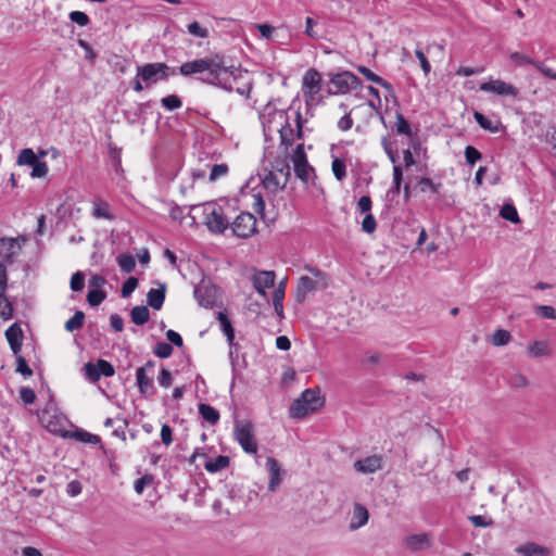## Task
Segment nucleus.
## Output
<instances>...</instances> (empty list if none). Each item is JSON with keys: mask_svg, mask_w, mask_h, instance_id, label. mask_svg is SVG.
<instances>
[{"mask_svg": "<svg viewBox=\"0 0 556 556\" xmlns=\"http://www.w3.org/2000/svg\"><path fill=\"white\" fill-rule=\"evenodd\" d=\"M217 320L219 321L220 330L224 333V336L226 337L227 342L230 346L229 355H230V358L233 361L232 349L236 346V343H235V329L232 327L231 320L228 318L227 314L224 312H219L217 314Z\"/></svg>", "mask_w": 556, "mask_h": 556, "instance_id": "obj_20", "label": "nucleus"}, {"mask_svg": "<svg viewBox=\"0 0 556 556\" xmlns=\"http://www.w3.org/2000/svg\"><path fill=\"white\" fill-rule=\"evenodd\" d=\"M321 74L315 70H307L302 77V92L304 96L305 104L311 105L316 100V97L321 90Z\"/></svg>", "mask_w": 556, "mask_h": 556, "instance_id": "obj_9", "label": "nucleus"}, {"mask_svg": "<svg viewBox=\"0 0 556 556\" xmlns=\"http://www.w3.org/2000/svg\"><path fill=\"white\" fill-rule=\"evenodd\" d=\"M74 437L77 441L88 444H99L101 442V439L99 435H96L93 433H90L86 430H76L74 432Z\"/></svg>", "mask_w": 556, "mask_h": 556, "instance_id": "obj_38", "label": "nucleus"}, {"mask_svg": "<svg viewBox=\"0 0 556 556\" xmlns=\"http://www.w3.org/2000/svg\"><path fill=\"white\" fill-rule=\"evenodd\" d=\"M16 356V371L22 374L25 377H29L33 374V370L28 366L26 359L18 353Z\"/></svg>", "mask_w": 556, "mask_h": 556, "instance_id": "obj_57", "label": "nucleus"}, {"mask_svg": "<svg viewBox=\"0 0 556 556\" xmlns=\"http://www.w3.org/2000/svg\"><path fill=\"white\" fill-rule=\"evenodd\" d=\"M508 382L511 387L515 388H523L528 384L527 378L519 372L511 374L508 377Z\"/></svg>", "mask_w": 556, "mask_h": 556, "instance_id": "obj_60", "label": "nucleus"}, {"mask_svg": "<svg viewBox=\"0 0 556 556\" xmlns=\"http://www.w3.org/2000/svg\"><path fill=\"white\" fill-rule=\"evenodd\" d=\"M138 76L141 77L146 87L166 80L169 77V66L166 63H148L137 66Z\"/></svg>", "mask_w": 556, "mask_h": 556, "instance_id": "obj_7", "label": "nucleus"}, {"mask_svg": "<svg viewBox=\"0 0 556 556\" xmlns=\"http://www.w3.org/2000/svg\"><path fill=\"white\" fill-rule=\"evenodd\" d=\"M276 275L273 270H260L253 278V286L260 295H266V289H269L275 283Z\"/></svg>", "mask_w": 556, "mask_h": 556, "instance_id": "obj_17", "label": "nucleus"}, {"mask_svg": "<svg viewBox=\"0 0 556 556\" xmlns=\"http://www.w3.org/2000/svg\"><path fill=\"white\" fill-rule=\"evenodd\" d=\"M331 168H332V173H333L334 177L339 181H342L346 177V165L343 160L336 157L332 161Z\"/></svg>", "mask_w": 556, "mask_h": 556, "instance_id": "obj_43", "label": "nucleus"}, {"mask_svg": "<svg viewBox=\"0 0 556 556\" xmlns=\"http://www.w3.org/2000/svg\"><path fill=\"white\" fill-rule=\"evenodd\" d=\"M500 216L505 220L517 224L520 222L517 208L511 203H505L500 211Z\"/></svg>", "mask_w": 556, "mask_h": 556, "instance_id": "obj_34", "label": "nucleus"}, {"mask_svg": "<svg viewBox=\"0 0 556 556\" xmlns=\"http://www.w3.org/2000/svg\"><path fill=\"white\" fill-rule=\"evenodd\" d=\"M404 544L409 551L417 552L430 546V538L427 533L412 534L405 538Z\"/></svg>", "mask_w": 556, "mask_h": 556, "instance_id": "obj_23", "label": "nucleus"}, {"mask_svg": "<svg viewBox=\"0 0 556 556\" xmlns=\"http://www.w3.org/2000/svg\"><path fill=\"white\" fill-rule=\"evenodd\" d=\"M92 216L108 220L114 219V215L110 211V204L102 200H98L93 203Z\"/></svg>", "mask_w": 556, "mask_h": 556, "instance_id": "obj_31", "label": "nucleus"}, {"mask_svg": "<svg viewBox=\"0 0 556 556\" xmlns=\"http://www.w3.org/2000/svg\"><path fill=\"white\" fill-rule=\"evenodd\" d=\"M479 89L483 92H489L495 96L509 98H517L519 93L518 89L514 85L501 79L492 78H490L488 81L482 83L479 86Z\"/></svg>", "mask_w": 556, "mask_h": 556, "instance_id": "obj_13", "label": "nucleus"}, {"mask_svg": "<svg viewBox=\"0 0 556 556\" xmlns=\"http://www.w3.org/2000/svg\"><path fill=\"white\" fill-rule=\"evenodd\" d=\"M369 514L367 508L361 504L355 503L353 506L352 518L350 522L351 530H357L368 522Z\"/></svg>", "mask_w": 556, "mask_h": 556, "instance_id": "obj_22", "label": "nucleus"}, {"mask_svg": "<svg viewBox=\"0 0 556 556\" xmlns=\"http://www.w3.org/2000/svg\"><path fill=\"white\" fill-rule=\"evenodd\" d=\"M305 269L317 279L316 282L319 283V286L321 288L328 287V277L323 270H320L317 267L308 266V265L305 266Z\"/></svg>", "mask_w": 556, "mask_h": 556, "instance_id": "obj_50", "label": "nucleus"}, {"mask_svg": "<svg viewBox=\"0 0 556 556\" xmlns=\"http://www.w3.org/2000/svg\"><path fill=\"white\" fill-rule=\"evenodd\" d=\"M290 175L291 170L287 157H276L270 163V168H265L262 184L267 191L277 193L287 186Z\"/></svg>", "mask_w": 556, "mask_h": 556, "instance_id": "obj_3", "label": "nucleus"}, {"mask_svg": "<svg viewBox=\"0 0 556 556\" xmlns=\"http://www.w3.org/2000/svg\"><path fill=\"white\" fill-rule=\"evenodd\" d=\"M260 118L263 125V132L265 138H267V136H269L270 132H273L276 128L280 135V146L285 147L286 151L292 147L295 138H303V121L299 110L295 111V130L289 123L288 111L277 110L271 104H267L265 106V110L260 115Z\"/></svg>", "mask_w": 556, "mask_h": 556, "instance_id": "obj_2", "label": "nucleus"}, {"mask_svg": "<svg viewBox=\"0 0 556 556\" xmlns=\"http://www.w3.org/2000/svg\"><path fill=\"white\" fill-rule=\"evenodd\" d=\"M511 339L510 333L504 329H497L491 338V343L495 346H504L509 343Z\"/></svg>", "mask_w": 556, "mask_h": 556, "instance_id": "obj_39", "label": "nucleus"}, {"mask_svg": "<svg viewBox=\"0 0 556 556\" xmlns=\"http://www.w3.org/2000/svg\"><path fill=\"white\" fill-rule=\"evenodd\" d=\"M39 159L30 148L23 149L17 157L18 165H29L33 166Z\"/></svg>", "mask_w": 556, "mask_h": 556, "instance_id": "obj_37", "label": "nucleus"}, {"mask_svg": "<svg viewBox=\"0 0 556 556\" xmlns=\"http://www.w3.org/2000/svg\"><path fill=\"white\" fill-rule=\"evenodd\" d=\"M157 382L163 388H168L172 384V374L169 370L162 368L159 376Z\"/></svg>", "mask_w": 556, "mask_h": 556, "instance_id": "obj_64", "label": "nucleus"}, {"mask_svg": "<svg viewBox=\"0 0 556 556\" xmlns=\"http://www.w3.org/2000/svg\"><path fill=\"white\" fill-rule=\"evenodd\" d=\"M138 287V279L136 277H129L125 280L121 289L122 298H129L131 293Z\"/></svg>", "mask_w": 556, "mask_h": 556, "instance_id": "obj_49", "label": "nucleus"}, {"mask_svg": "<svg viewBox=\"0 0 556 556\" xmlns=\"http://www.w3.org/2000/svg\"><path fill=\"white\" fill-rule=\"evenodd\" d=\"M382 466V458L378 455L367 456L355 462L354 467L362 473H374Z\"/></svg>", "mask_w": 556, "mask_h": 556, "instance_id": "obj_21", "label": "nucleus"}, {"mask_svg": "<svg viewBox=\"0 0 556 556\" xmlns=\"http://www.w3.org/2000/svg\"><path fill=\"white\" fill-rule=\"evenodd\" d=\"M38 417L41 424L53 433H58L62 430L65 420V417L56 412L53 400L47 403L46 407L39 412Z\"/></svg>", "mask_w": 556, "mask_h": 556, "instance_id": "obj_11", "label": "nucleus"}, {"mask_svg": "<svg viewBox=\"0 0 556 556\" xmlns=\"http://www.w3.org/2000/svg\"><path fill=\"white\" fill-rule=\"evenodd\" d=\"M187 29L190 35L198 38H206L208 36L207 29L202 27L198 22L190 23Z\"/></svg>", "mask_w": 556, "mask_h": 556, "instance_id": "obj_55", "label": "nucleus"}, {"mask_svg": "<svg viewBox=\"0 0 556 556\" xmlns=\"http://www.w3.org/2000/svg\"><path fill=\"white\" fill-rule=\"evenodd\" d=\"M48 174V165L45 161L38 160L35 164L31 166V178H42L47 176Z\"/></svg>", "mask_w": 556, "mask_h": 556, "instance_id": "obj_51", "label": "nucleus"}, {"mask_svg": "<svg viewBox=\"0 0 556 556\" xmlns=\"http://www.w3.org/2000/svg\"><path fill=\"white\" fill-rule=\"evenodd\" d=\"M481 157H482L481 153L475 147L467 146L465 148V159L469 165H471V166L475 165L478 161L481 160Z\"/></svg>", "mask_w": 556, "mask_h": 556, "instance_id": "obj_52", "label": "nucleus"}, {"mask_svg": "<svg viewBox=\"0 0 556 556\" xmlns=\"http://www.w3.org/2000/svg\"><path fill=\"white\" fill-rule=\"evenodd\" d=\"M357 71L369 81L371 83H379L381 81V77L379 75H377L376 73H374L371 70H369L368 67L366 66H357Z\"/></svg>", "mask_w": 556, "mask_h": 556, "instance_id": "obj_63", "label": "nucleus"}, {"mask_svg": "<svg viewBox=\"0 0 556 556\" xmlns=\"http://www.w3.org/2000/svg\"><path fill=\"white\" fill-rule=\"evenodd\" d=\"M85 320V314L81 311H76L75 314L65 323V330L73 332L83 327Z\"/></svg>", "mask_w": 556, "mask_h": 556, "instance_id": "obj_35", "label": "nucleus"}, {"mask_svg": "<svg viewBox=\"0 0 556 556\" xmlns=\"http://www.w3.org/2000/svg\"><path fill=\"white\" fill-rule=\"evenodd\" d=\"M509 58L517 66L533 65L538 71H540L542 75L549 79L556 80V72L553 71L551 67H547L541 61H536L520 52H511L509 54Z\"/></svg>", "mask_w": 556, "mask_h": 556, "instance_id": "obj_15", "label": "nucleus"}, {"mask_svg": "<svg viewBox=\"0 0 556 556\" xmlns=\"http://www.w3.org/2000/svg\"><path fill=\"white\" fill-rule=\"evenodd\" d=\"M131 321L137 326H142L148 323L150 318L149 308L144 305H137L130 312Z\"/></svg>", "mask_w": 556, "mask_h": 556, "instance_id": "obj_30", "label": "nucleus"}, {"mask_svg": "<svg viewBox=\"0 0 556 556\" xmlns=\"http://www.w3.org/2000/svg\"><path fill=\"white\" fill-rule=\"evenodd\" d=\"M70 20L81 27H85L90 23L89 16L81 11H72L70 13Z\"/></svg>", "mask_w": 556, "mask_h": 556, "instance_id": "obj_53", "label": "nucleus"}, {"mask_svg": "<svg viewBox=\"0 0 556 556\" xmlns=\"http://www.w3.org/2000/svg\"><path fill=\"white\" fill-rule=\"evenodd\" d=\"M20 399L24 404H33L36 401V393L29 387H22L20 389Z\"/></svg>", "mask_w": 556, "mask_h": 556, "instance_id": "obj_58", "label": "nucleus"}, {"mask_svg": "<svg viewBox=\"0 0 556 556\" xmlns=\"http://www.w3.org/2000/svg\"><path fill=\"white\" fill-rule=\"evenodd\" d=\"M229 226L233 236L241 239L252 237L257 230L256 218L248 212H241Z\"/></svg>", "mask_w": 556, "mask_h": 556, "instance_id": "obj_10", "label": "nucleus"}, {"mask_svg": "<svg viewBox=\"0 0 556 556\" xmlns=\"http://www.w3.org/2000/svg\"><path fill=\"white\" fill-rule=\"evenodd\" d=\"M229 465V457L225 455H218L217 457L210 459L205 463V469L208 472L215 473L218 472Z\"/></svg>", "mask_w": 556, "mask_h": 556, "instance_id": "obj_32", "label": "nucleus"}, {"mask_svg": "<svg viewBox=\"0 0 556 556\" xmlns=\"http://www.w3.org/2000/svg\"><path fill=\"white\" fill-rule=\"evenodd\" d=\"M117 264L123 271L130 273L131 270H134V268L136 266V261L132 255L121 254L117 257Z\"/></svg>", "mask_w": 556, "mask_h": 556, "instance_id": "obj_44", "label": "nucleus"}, {"mask_svg": "<svg viewBox=\"0 0 556 556\" xmlns=\"http://www.w3.org/2000/svg\"><path fill=\"white\" fill-rule=\"evenodd\" d=\"M516 553L522 556H549V549L533 542L516 547Z\"/></svg>", "mask_w": 556, "mask_h": 556, "instance_id": "obj_25", "label": "nucleus"}, {"mask_svg": "<svg viewBox=\"0 0 556 556\" xmlns=\"http://www.w3.org/2000/svg\"><path fill=\"white\" fill-rule=\"evenodd\" d=\"M417 186H418L420 192H422V193L430 192L432 194H437V193H439V191H440V189L442 187V184L441 182H434L429 177H421L417 181Z\"/></svg>", "mask_w": 556, "mask_h": 556, "instance_id": "obj_33", "label": "nucleus"}, {"mask_svg": "<svg viewBox=\"0 0 556 556\" xmlns=\"http://www.w3.org/2000/svg\"><path fill=\"white\" fill-rule=\"evenodd\" d=\"M330 84L334 87L333 93L346 94L363 88L362 80L352 72L343 71L331 76Z\"/></svg>", "mask_w": 556, "mask_h": 556, "instance_id": "obj_8", "label": "nucleus"}, {"mask_svg": "<svg viewBox=\"0 0 556 556\" xmlns=\"http://www.w3.org/2000/svg\"><path fill=\"white\" fill-rule=\"evenodd\" d=\"M71 289L74 292L83 290L85 286V276L81 271H76L72 275L71 282H70Z\"/></svg>", "mask_w": 556, "mask_h": 556, "instance_id": "obj_56", "label": "nucleus"}, {"mask_svg": "<svg viewBox=\"0 0 556 556\" xmlns=\"http://www.w3.org/2000/svg\"><path fill=\"white\" fill-rule=\"evenodd\" d=\"M85 372L90 381L97 382L101 377L114 376L115 369L108 361L98 359L97 363L88 362L85 364Z\"/></svg>", "mask_w": 556, "mask_h": 556, "instance_id": "obj_14", "label": "nucleus"}, {"mask_svg": "<svg viewBox=\"0 0 556 556\" xmlns=\"http://www.w3.org/2000/svg\"><path fill=\"white\" fill-rule=\"evenodd\" d=\"M337 127L341 130V131H348L350 130L352 127H353V118L351 116V113L348 112L345 113L339 121H338V124H337Z\"/></svg>", "mask_w": 556, "mask_h": 556, "instance_id": "obj_61", "label": "nucleus"}, {"mask_svg": "<svg viewBox=\"0 0 556 556\" xmlns=\"http://www.w3.org/2000/svg\"><path fill=\"white\" fill-rule=\"evenodd\" d=\"M5 338L14 355L21 353L23 343V331L17 323L12 324L5 330Z\"/></svg>", "mask_w": 556, "mask_h": 556, "instance_id": "obj_18", "label": "nucleus"}, {"mask_svg": "<svg viewBox=\"0 0 556 556\" xmlns=\"http://www.w3.org/2000/svg\"><path fill=\"white\" fill-rule=\"evenodd\" d=\"M198 410L200 416L210 425L214 426L219 421L220 416L218 410L210 404L200 403L198 405Z\"/></svg>", "mask_w": 556, "mask_h": 556, "instance_id": "obj_28", "label": "nucleus"}, {"mask_svg": "<svg viewBox=\"0 0 556 556\" xmlns=\"http://www.w3.org/2000/svg\"><path fill=\"white\" fill-rule=\"evenodd\" d=\"M178 72L185 77H195L228 92L233 91L232 83L242 74L235 65H226L225 58L219 54L185 62L178 67Z\"/></svg>", "mask_w": 556, "mask_h": 556, "instance_id": "obj_1", "label": "nucleus"}, {"mask_svg": "<svg viewBox=\"0 0 556 556\" xmlns=\"http://www.w3.org/2000/svg\"><path fill=\"white\" fill-rule=\"evenodd\" d=\"M20 250L21 244L17 239L0 238V263H3L5 266L12 264Z\"/></svg>", "mask_w": 556, "mask_h": 556, "instance_id": "obj_16", "label": "nucleus"}, {"mask_svg": "<svg viewBox=\"0 0 556 556\" xmlns=\"http://www.w3.org/2000/svg\"><path fill=\"white\" fill-rule=\"evenodd\" d=\"M528 351L532 356H546L549 354V348L545 341H534L528 346Z\"/></svg>", "mask_w": 556, "mask_h": 556, "instance_id": "obj_36", "label": "nucleus"}, {"mask_svg": "<svg viewBox=\"0 0 556 556\" xmlns=\"http://www.w3.org/2000/svg\"><path fill=\"white\" fill-rule=\"evenodd\" d=\"M165 293L166 286L164 283H161L157 289H150L147 294L148 305L153 309H161L165 301Z\"/></svg>", "mask_w": 556, "mask_h": 556, "instance_id": "obj_24", "label": "nucleus"}, {"mask_svg": "<svg viewBox=\"0 0 556 556\" xmlns=\"http://www.w3.org/2000/svg\"><path fill=\"white\" fill-rule=\"evenodd\" d=\"M324 403L319 391L305 389L301 395L292 402L289 408V416L296 419L304 418L308 414L317 412Z\"/></svg>", "mask_w": 556, "mask_h": 556, "instance_id": "obj_4", "label": "nucleus"}, {"mask_svg": "<svg viewBox=\"0 0 556 556\" xmlns=\"http://www.w3.org/2000/svg\"><path fill=\"white\" fill-rule=\"evenodd\" d=\"M106 299V292L103 290L89 289L87 301L90 306H98Z\"/></svg>", "mask_w": 556, "mask_h": 556, "instance_id": "obj_42", "label": "nucleus"}, {"mask_svg": "<svg viewBox=\"0 0 556 556\" xmlns=\"http://www.w3.org/2000/svg\"><path fill=\"white\" fill-rule=\"evenodd\" d=\"M291 161L293 163V169L295 176L307 182L311 176L314 174L313 167L307 162V156L304 151V144L299 143L293 150Z\"/></svg>", "mask_w": 556, "mask_h": 556, "instance_id": "obj_12", "label": "nucleus"}, {"mask_svg": "<svg viewBox=\"0 0 556 556\" xmlns=\"http://www.w3.org/2000/svg\"><path fill=\"white\" fill-rule=\"evenodd\" d=\"M473 117L481 128L489 130L491 132L498 131V127L494 126L492 121L485 117L482 113L475 112Z\"/></svg>", "mask_w": 556, "mask_h": 556, "instance_id": "obj_47", "label": "nucleus"}, {"mask_svg": "<svg viewBox=\"0 0 556 556\" xmlns=\"http://www.w3.org/2000/svg\"><path fill=\"white\" fill-rule=\"evenodd\" d=\"M153 352L160 358H168L173 353V346L167 342H159L154 345Z\"/></svg>", "mask_w": 556, "mask_h": 556, "instance_id": "obj_48", "label": "nucleus"}, {"mask_svg": "<svg viewBox=\"0 0 556 556\" xmlns=\"http://www.w3.org/2000/svg\"><path fill=\"white\" fill-rule=\"evenodd\" d=\"M377 228V222L371 213H367L362 222V230L366 233H372Z\"/></svg>", "mask_w": 556, "mask_h": 556, "instance_id": "obj_54", "label": "nucleus"}, {"mask_svg": "<svg viewBox=\"0 0 556 556\" xmlns=\"http://www.w3.org/2000/svg\"><path fill=\"white\" fill-rule=\"evenodd\" d=\"M203 223L212 233H224L230 225L227 208L216 202L202 204Z\"/></svg>", "mask_w": 556, "mask_h": 556, "instance_id": "obj_5", "label": "nucleus"}, {"mask_svg": "<svg viewBox=\"0 0 556 556\" xmlns=\"http://www.w3.org/2000/svg\"><path fill=\"white\" fill-rule=\"evenodd\" d=\"M535 312L543 318L556 319V309L549 305H539L535 307Z\"/></svg>", "mask_w": 556, "mask_h": 556, "instance_id": "obj_59", "label": "nucleus"}, {"mask_svg": "<svg viewBox=\"0 0 556 556\" xmlns=\"http://www.w3.org/2000/svg\"><path fill=\"white\" fill-rule=\"evenodd\" d=\"M317 282L314 281L308 276H302L300 277L296 286V298L299 301H302L305 299V296L316 289Z\"/></svg>", "mask_w": 556, "mask_h": 556, "instance_id": "obj_27", "label": "nucleus"}, {"mask_svg": "<svg viewBox=\"0 0 556 556\" xmlns=\"http://www.w3.org/2000/svg\"><path fill=\"white\" fill-rule=\"evenodd\" d=\"M161 104L167 111H175L182 106V101L178 96L169 94L161 99Z\"/></svg>", "mask_w": 556, "mask_h": 556, "instance_id": "obj_40", "label": "nucleus"}, {"mask_svg": "<svg viewBox=\"0 0 556 556\" xmlns=\"http://www.w3.org/2000/svg\"><path fill=\"white\" fill-rule=\"evenodd\" d=\"M233 432L236 441L245 453L251 455L257 453V442L254 437L253 425L250 421L236 422Z\"/></svg>", "mask_w": 556, "mask_h": 556, "instance_id": "obj_6", "label": "nucleus"}, {"mask_svg": "<svg viewBox=\"0 0 556 556\" xmlns=\"http://www.w3.org/2000/svg\"><path fill=\"white\" fill-rule=\"evenodd\" d=\"M266 466H267V469H268V471L270 473L268 489L270 491H275L276 488L281 483V468H280V465H279V463L275 458L268 457L266 459Z\"/></svg>", "mask_w": 556, "mask_h": 556, "instance_id": "obj_26", "label": "nucleus"}, {"mask_svg": "<svg viewBox=\"0 0 556 556\" xmlns=\"http://www.w3.org/2000/svg\"><path fill=\"white\" fill-rule=\"evenodd\" d=\"M194 296L198 301V303L205 308L213 307L214 305V294L213 290L211 288H197L194 290Z\"/></svg>", "mask_w": 556, "mask_h": 556, "instance_id": "obj_29", "label": "nucleus"}, {"mask_svg": "<svg viewBox=\"0 0 556 556\" xmlns=\"http://www.w3.org/2000/svg\"><path fill=\"white\" fill-rule=\"evenodd\" d=\"M12 305L5 298L3 291H0V318L8 320L12 318Z\"/></svg>", "mask_w": 556, "mask_h": 556, "instance_id": "obj_45", "label": "nucleus"}, {"mask_svg": "<svg viewBox=\"0 0 556 556\" xmlns=\"http://www.w3.org/2000/svg\"><path fill=\"white\" fill-rule=\"evenodd\" d=\"M136 382H137L138 390L142 396L150 397V396L154 395L155 388L153 384V380L147 376L144 367L137 368Z\"/></svg>", "mask_w": 556, "mask_h": 556, "instance_id": "obj_19", "label": "nucleus"}, {"mask_svg": "<svg viewBox=\"0 0 556 556\" xmlns=\"http://www.w3.org/2000/svg\"><path fill=\"white\" fill-rule=\"evenodd\" d=\"M395 130L397 135L412 136V128L407 119L400 112L396 113Z\"/></svg>", "mask_w": 556, "mask_h": 556, "instance_id": "obj_41", "label": "nucleus"}, {"mask_svg": "<svg viewBox=\"0 0 556 556\" xmlns=\"http://www.w3.org/2000/svg\"><path fill=\"white\" fill-rule=\"evenodd\" d=\"M371 206H372V202H371L370 197L362 195L359 198V200L357 202V208H358L359 213H362V214L370 213Z\"/></svg>", "mask_w": 556, "mask_h": 556, "instance_id": "obj_62", "label": "nucleus"}, {"mask_svg": "<svg viewBox=\"0 0 556 556\" xmlns=\"http://www.w3.org/2000/svg\"><path fill=\"white\" fill-rule=\"evenodd\" d=\"M228 170V165L225 163L212 165L208 177L210 181H216L217 179L226 176Z\"/></svg>", "mask_w": 556, "mask_h": 556, "instance_id": "obj_46", "label": "nucleus"}]
</instances>
